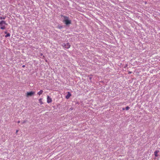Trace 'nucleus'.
Listing matches in <instances>:
<instances>
[{"mask_svg": "<svg viewBox=\"0 0 160 160\" xmlns=\"http://www.w3.org/2000/svg\"><path fill=\"white\" fill-rule=\"evenodd\" d=\"M8 24L5 21H1L0 22V29L2 30L5 29L6 27V26L8 25Z\"/></svg>", "mask_w": 160, "mask_h": 160, "instance_id": "f257e3e1", "label": "nucleus"}, {"mask_svg": "<svg viewBox=\"0 0 160 160\" xmlns=\"http://www.w3.org/2000/svg\"><path fill=\"white\" fill-rule=\"evenodd\" d=\"M64 18V20L63 21L66 25H68L70 24L71 23V21L70 20H68V17L67 16H62Z\"/></svg>", "mask_w": 160, "mask_h": 160, "instance_id": "f03ea898", "label": "nucleus"}, {"mask_svg": "<svg viewBox=\"0 0 160 160\" xmlns=\"http://www.w3.org/2000/svg\"><path fill=\"white\" fill-rule=\"evenodd\" d=\"M35 92L33 91L27 92L26 93V96L27 97L32 96L35 94Z\"/></svg>", "mask_w": 160, "mask_h": 160, "instance_id": "7ed1b4c3", "label": "nucleus"}, {"mask_svg": "<svg viewBox=\"0 0 160 160\" xmlns=\"http://www.w3.org/2000/svg\"><path fill=\"white\" fill-rule=\"evenodd\" d=\"M62 46L65 48L68 49L70 48L71 45L68 42L67 43H64L62 45Z\"/></svg>", "mask_w": 160, "mask_h": 160, "instance_id": "20e7f679", "label": "nucleus"}, {"mask_svg": "<svg viewBox=\"0 0 160 160\" xmlns=\"http://www.w3.org/2000/svg\"><path fill=\"white\" fill-rule=\"evenodd\" d=\"M71 94L69 92H68V94L66 96V98L67 99H68L69 97L71 96Z\"/></svg>", "mask_w": 160, "mask_h": 160, "instance_id": "39448f33", "label": "nucleus"}, {"mask_svg": "<svg viewBox=\"0 0 160 160\" xmlns=\"http://www.w3.org/2000/svg\"><path fill=\"white\" fill-rule=\"evenodd\" d=\"M159 151L158 150H156L154 152V154L155 156L156 157H157L158 156V153L159 152Z\"/></svg>", "mask_w": 160, "mask_h": 160, "instance_id": "423d86ee", "label": "nucleus"}, {"mask_svg": "<svg viewBox=\"0 0 160 160\" xmlns=\"http://www.w3.org/2000/svg\"><path fill=\"white\" fill-rule=\"evenodd\" d=\"M43 91H42V90H41L40 91L38 92V93H37V94L39 96L41 94H42V93H43Z\"/></svg>", "mask_w": 160, "mask_h": 160, "instance_id": "0eeeda50", "label": "nucleus"}, {"mask_svg": "<svg viewBox=\"0 0 160 160\" xmlns=\"http://www.w3.org/2000/svg\"><path fill=\"white\" fill-rule=\"evenodd\" d=\"M6 16H4V17H0V19L1 20H2V19L4 20L6 19Z\"/></svg>", "mask_w": 160, "mask_h": 160, "instance_id": "6e6552de", "label": "nucleus"}, {"mask_svg": "<svg viewBox=\"0 0 160 160\" xmlns=\"http://www.w3.org/2000/svg\"><path fill=\"white\" fill-rule=\"evenodd\" d=\"M10 34L9 33H7V34L5 36V37H8L10 36Z\"/></svg>", "mask_w": 160, "mask_h": 160, "instance_id": "1a4fd4ad", "label": "nucleus"}, {"mask_svg": "<svg viewBox=\"0 0 160 160\" xmlns=\"http://www.w3.org/2000/svg\"><path fill=\"white\" fill-rule=\"evenodd\" d=\"M129 108H130L129 107L127 106L126 107L125 109L126 110H128L129 109Z\"/></svg>", "mask_w": 160, "mask_h": 160, "instance_id": "9d476101", "label": "nucleus"}, {"mask_svg": "<svg viewBox=\"0 0 160 160\" xmlns=\"http://www.w3.org/2000/svg\"><path fill=\"white\" fill-rule=\"evenodd\" d=\"M52 101H47V102L48 103H50Z\"/></svg>", "mask_w": 160, "mask_h": 160, "instance_id": "9b49d317", "label": "nucleus"}, {"mask_svg": "<svg viewBox=\"0 0 160 160\" xmlns=\"http://www.w3.org/2000/svg\"><path fill=\"white\" fill-rule=\"evenodd\" d=\"M26 122V121L24 120V121H23L22 122V123H24Z\"/></svg>", "mask_w": 160, "mask_h": 160, "instance_id": "f8f14e48", "label": "nucleus"}, {"mask_svg": "<svg viewBox=\"0 0 160 160\" xmlns=\"http://www.w3.org/2000/svg\"><path fill=\"white\" fill-rule=\"evenodd\" d=\"M41 100L39 101V102L41 103V104H42L43 103L42 102Z\"/></svg>", "mask_w": 160, "mask_h": 160, "instance_id": "ddd939ff", "label": "nucleus"}, {"mask_svg": "<svg viewBox=\"0 0 160 160\" xmlns=\"http://www.w3.org/2000/svg\"><path fill=\"white\" fill-rule=\"evenodd\" d=\"M49 99V97L48 96V97H47V100H50Z\"/></svg>", "mask_w": 160, "mask_h": 160, "instance_id": "4468645a", "label": "nucleus"}, {"mask_svg": "<svg viewBox=\"0 0 160 160\" xmlns=\"http://www.w3.org/2000/svg\"><path fill=\"white\" fill-rule=\"evenodd\" d=\"M132 73V72H131V71L128 72V74H130L131 73Z\"/></svg>", "mask_w": 160, "mask_h": 160, "instance_id": "2eb2a0df", "label": "nucleus"}, {"mask_svg": "<svg viewBox=\"0 0 160 160\" xmlns=\"http://www.w3.org/2000/svg\"><path fill=\"white\" fill-rule=\"evenodd\" d=\"M25 67V66L24 65H23L22 66V67L23 68H24Z\"/></svg>", "mask_w": 160, "mask_h": 160, "instance_id": "dca6fc26", "label": "nucleus"}, {"mask_svg": "<svg viewBox=\"0 0 160 160\" xmlns=\"http://www.w3.org/2000/svg\"><path fill=\"white\" fill-rule=\"evenodd\" d=\"M18 130H17L16 131V133H17V132H18Z\"/></svg>", "mask_w": 160, "mask_h": 160, "instance_id": "f3484780", "label": "nucleus"}, {"mask_svg": "<svg viewBox=\"0 0 160 160\" xmlns=\"http://www.w3.org/2000/svg\"><path fill=\"white\" fill-rule=\"evenodd\" d=\"M20 121H18V123H20Z\"/></svg>", "mask_w": 160, "mask_h": 160, "instance_id": "a211bd4d", "label": "nucleus"}, {"mask_svg": "<svg viewBox=\"0 0 160 160\" xmlns=\"http://www.w3.org/2000/svg\"><path fill=\"white\" fill-rule=\"evenodd\" d=\"M42 55H43V54H42V53H41V56H42Z\"/></svg>", "mask_w": 160, "mask_h": 160, "instance_id": "6ab92c4d", "label": "nucleus"}, {"mask_svg": "<svg viewBox=\"0 0 160 160\" xmlns=\"http://www.w3.org/2000/svg\"><path fill=\"white\" fill-rule=\"evenodd\" d=\"M122 109H123V110H124L125 109H124V108H122Z\"/></svg>", "mask_w": 160, "mask_h": 160, "instance_id": "aec40b11", "label": "nucleus"}, {"mask_svg": "<svg viewBox=\"0 0 160 160\" xmlns=\"http://www.w3.org/2000/svg\"><path fill=\"white\" fill-rule=\"evenodd\" d=\"M5 33H7V32H5Z\"/></svg>", "mask_w": 160, "mask_h": 160, "instance_id": "412c9836", "label": "nucleus"}, {"mask_svg": "<svg viewBox=\"0 0 160 160\" xmlns=\"http://www.w3.org/2000/svg\"><path fill=\"white\" fill-rule=\"evenodd\" d=\"M39 100H41V99H40Z\"/></svg>", "mask_w": 160, "mask_h": 160, "instance_id": "4be33fe9", "label": "nucleus"}]
</instances>
